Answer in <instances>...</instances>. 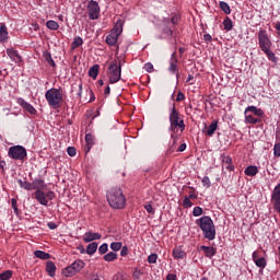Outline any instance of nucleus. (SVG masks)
I'll return each mask as SVG.
<instances>
[{"instance_id":"4","label":"nucleus","mask_w":280,"mask_h":280,"mask_svg":"<svg viewBox=\"0 0 280 280\" xmlns=\"http://www.w3.org/2000/svg\"><path fill=\"white\" fill-rule=\"evenodd\" d=\"M170 131L176 132V128H180V131L185 130V121L180 119L178 112L176 110V107L173 106L170 114Z\"/></svg>"},{"instance_id":"48","label":"nucleus","mask_w":280,"mask_h":280,"mask_svg":"<svg viewBox=\"0 0 280 280\" xmlns=\"http://www.w3.org/2000/svg\"><path fill=\"white\" fill-rule=\"evenodd\" d=\"M202 213V208L200 207H195L192 210V215H195V218L200 217V214Z\"/></svg>"},{"instance_id":"41","label":"nucleus","mask_w":280,"mask_h":280,"mask_svg":"<svg viewBox=\"0 0 280 280\" xmlns=\"http://www.w3.org/2000/svg\"><path fill=\"white\" fill-rule=\"evenodd\" d=\"M98 253L101 255H106L108 253V244L104 243L98 247Z\"/></svg>"},{"instance_id":"45","label":"nucleus","mask_w":280,"mask_h":280,"mask_svg":"<svg viewBox=\"0 0 280 280\" xmlns=\"http://www.w3.org/2000/svg\"><path fill=\"white\" fill-rule=\"evenodd\" d=\"M273 155L277 156V159H279V156H280V142H277L273 145Z\"/></svg>"},{"instance_id":"29","label":"nucleus","mask_w":280,"mask_h":280,"mask_svg":"<svg viewBox=\"0 0 280 280\" xmlns=\"http://www.w3.org/2000/svg\"><path fill=\"white\" fill-rule=\"evenodd\" d=\"M98 73H100V66H97V65H94L89 70L90 78H93L94 80H95V78H97Z\"/></svg>"},{"instance_id":"54","label":"nucleus","mask_w":280,"mask_h":280,"mask_svg":"<svg viewBox=\"0 0 280 280\" xmlns=\"http://www.w3.org/2000/svg\"><path fill=\"white\" fill-rule=\"evenodd\" d=\"M184 100H185V94H183V92H178L176 102H183Z\"/></svg>"},{"instance_id":"1","label":"nucleus","mask_w":280,"mask_h":280,"mask_svg":"<svg viewBox=\"0 0 280 280\" xmlns=\"http://www.w3.org/2000/svg\"><path fill=\"white\" fill-rule=\"evenodd\" d=\"M196 224L201 229L206 240H209V242L215 240V224L211 217L203 215L196 220Z\"/></svg>"},{"instance_id":"12","label":"nucleus","mask_w":280,"mask_h":280,"mask_svg":"<svg viewBox=\"0 0 280 280\" xmlns=\"http://www.w3.org/2000/svg\"><path fill=\"white\" fill-rule=\"evenodd\" d=\"M97 240H102V234L97 233V232H85L83 235V242H85V244H89L91 242H95Z\"/></svg>"},{"instance_id":"2","label":"nucleus","mask_w":280,"mask_h":280,"mask_svg":"<svg viewBox=\"0 0 280 280\" xmlns=\"http://www.w3.org/2000/svg\"><path fill=\"white\" fill-rule=\"evenodd\" d=\"M107 201L113 209H124L126 207V197L121 188H113L107 194Z\"/></svg>"},{"instance_id":"14","label":"nucleus","mask_w":280,"mask_h":280,"mask_svg":"<svg viewBox=\"0 0 280 280\" xmlns=\"http://www.w3.org/2000/svg\"><path fill=\"white\" fill-rule=\"evenodd\" d=\"M35 200H37V202H39V205H42L43 207H47V205H49L45 191L43 190L35 191Z\"/></svg>"},{"instance_id":"22","label":"nucleus","mask_w":280,"mask_h":280,"mask_svg":"<svg viewBox=\"0 0 280 280\" xmlns=\"http://www.w3.org/2000/svg\"><path fill=\"white\" fill-rule=\"evenodd\" d=\"M200 249L203 250L206 257L211 258V257H213V256L215 255V248H213V247H211V246H205V245H202V246L200 247Z\"/></svg>"},{"instance_id":"51","label":"nucleus","mask_w":280,"mask_h":280,"mask_svg":"<svg viewBox=\"0 0 280 280\" xmlns=\"http://www.w3.org/2000/svg\"><path fill=\"white\" fill-rule=\"evenodd\" d=\"M144 71H147L148 73H152V71H154V66L152 63H145Z\"/></svg>"},{"instance_id":"61","label":"nucleus","mask_w":280,"mask_h":280,"mask_svg":"<svg viewBox=\"0 0 280 280\" xmlns=\"http://www.w3.org/2000/svg\"><path fill=\"white\" fill-rule=\"evenodd\" d=\"M203 40H206V43H211V36L209 34H205Z\"/></svg>"},{"instance_id":"44","label":"nucleus","mask_w":280,"mask_h":280,"mask_svg":"<svg viewBox=\"0 0 280 280\" xmlns=\"http://www.w3.org/2000/svg\"><path fill=\"white\" fill-rule=\"evenodd\" d=\"M203 187H206L207 189H209V187H211V179H209V176H205L201 180Z\"/></svg>"},{"instance_id":"55","label":"nucleus","mask_w":280,"mask_h":280,"mask_svg":"<svg viewBox=\"0 0 280 280\" xmlns=\"http://www.w3.org/2000/svg\"><path fill=\"white\" fill-rule=\"evenodd\" d=\"M120 255L121 257H126V255H128V247L124 246L120 250Z\"/></svg>"},{"instance_id":"6","label":"nucleus","mask_w":280,"mask_h":280,"mask_svg":"<svg viewBox=\"0 0 280 280\" xmlns=\"http://www.w3.org/2000/svg\"><path fill=\"white\" fill-rule=\"evenodd\" d=\"M109 84H117L121 80V65L112 63L108 68Z\"/></svg>"},{"instance_id":"25","label":"nucleus","mask_w":280,"mask_h":280,"mask_svg":"<svg viewBox=\"0 0 280 280\" xmlns=\"http://www.w3.org/2000/svg\"><path fill=\"white\" fill-rule=\"evenodd\" d=\"M244 172L246 176H257V174H259V168H257V166L250 165L247 166Z\"/></svg>"},{"instance_id":"3","label":"nucleus","mask_w":280,"mask_h":280,"mask_svg":"<svg viewBox=\"0 0 280 280\" xmlns=\"http://www.w3.org/2000/svg\"><path fill=\"white\" fill-rule=\"evenodd\" d=\"M45 97L51 108H60L62 106V89L51 88L46 91Z\"/></svg>"},{"instance_id":"37","label":"nucleus","mask_w":280,"mask_h":280,"mask_svg":"<svg viewBox=\"0 0 280 280\" xmlns=\"http://www.w3.org/2000/svg\"><path fill=\"white\" fill-rule=\"evenodd\" d=\"M141 277H143V271L139 268H135L132 272V278L139 280L141 279Z\"/></svg>"},{"instance_id":"46","label":"nucleus","mask_w":280,"mask_h":280,"mask_svg":"<svg viewBox=\"0 0 280 280\" xmlns=\"http://www.w3.org/2000/svg\"><path fill=\"white\" fill-rule=\"evenodd\" d=\"M177 69H178V68H177V66H176V60L171 61L168 71H170L171 73H175V72L177 71Z\"/></svg>"},{"instance_id":"39","label":"nucleus","mask_w":280,"mask_h":280,"mask_svg":"<svg viewBox=\"0 0 280 280\" xmlns=\"http://www.w3.org/2000/svg\"><path fill=\"white\" fill-rule=\"evenodd\" d=\"M12 279V270H7L0 275V280H10Z\"/></svg>"},{"instance_id":"59","label":"nucleus","mask_w":280,"mask_h":280,"mask_svg":"<svg viewBox=\"0 0 280 280\" xmlns=\"http://www.w3.org/2000/svg\"><path fill=\"white\" fill-rule=\"evenodd\" d=\"M166 280H176V275H174V273H168V275L166 276Z\"/></svg>"},{"instance_id":"56","label":"nucleus","mask_w":280,"mask_h":280,"mask_svg":"<svg viewBox=\"0 0 280 280\" xmlns=\"http://www.w3.org/2000/svg\"><path fill=\"white\" fill-rule=\"evenodd\" d=\"M114 280H126V277L121 273H118L114 277Z\"/></svg>"},{"instance_id":"10","label":"nucleus","mask_w":280,"mask_h":280,"mask_svg":"<svg viewBox=\"0 0 280 280\" xmlns=\"http://www.w3.org/2000/svg\"><path fill=\"white\" fill-rule=\"evenodd\" d=\"M88 14L91 21H96L100 19V3L95 0H91L88 3Z\"/></svg>"},{"instance_id":"64","label":"nucleus","mask_w":280,"mask_h":280,"mask_svg":"<svg viewBox=\"0 0 280 280\" xmlns=\"http://www.w3.org/2000/svg\"><path fill=\"white\" fill-rule=\"evenodd\" d=\"M276 30H277V32H278V34H279V36H280V22H277V24H276Z\"/></svg>"},{"instance_id":"31","label":"nucleus","mask_w":280,"mask_h":280,"mask_svg":"<svg viewBox=\"0 0 280 280\" xmlns=\"http://www.w3.org/2000/svg\"><path fill=\"white\" fill-rule=\"evenodd\" d=\"M35 257H37V259H49L50 255L43 252V250H35L34 252Z\"/></svg>"},{"instance_id":"57","label":"nucleus","mask_w":280,"mask_h":280,"mask_svg":"<svg viewBox=\"0 0 280 280\" xmlns=\"http://www.w3.org/2000/svg\"><path fill=\"white\" fill-rule=\"evenodd\" d=\"M184 207H191V200L189 198L184 199Z\"/></svg>"},{"instance_id":"18","label":"nucleus","mask_w":280,"mask_h":280,"mask_svg":"<svg viewBox=\"0 0 280 280\" xmlns=\"http://www.w3.org/2000/svg\"><path fill=\"white\" fill-rule=\"evenodd\" d=\"M8 26L4 23L0 24V43H5L8 40Z\"/></svg>"},{"instance_id":"36","label":"nucleus","mask_w":280,"mask_h":280,"mask_svg":"<svg viewBox=\"0 0 280 280\" xmlns=\"http://www.w3.org/2000/svg\"><path fill=\"white\" fill-rule=\"evenodd\" d=\"M223 27L224 30H226V32H231V30H233V22L231 21V19H225L223 21Z\"/></svg>"},{"instance_id":"62","label":"nucleus","mask_w":280,"mask_h":280,"mask_svg":"<svg viewBox=\"0 0 280 280\" xmlns=\"http://www.w3.org/2000/svg\"><path fill=\"white\" fill-rule=\"evenodd\" d=\"M252 257H253V261H256V259H259V253L254 252Z\"/></svg>"},{"instance_id":"23","label":"nucleus","mask_w":280,"mask_h":280,"mask_svg":"<svg viewBox=\"0 0 280 280\" xmlns=\"http://www.w3.org/2000/svg\"><path fill=\"white\" fill-rule=\"evenodd\" d=\"M218 130V121L213 120L210 126L207 128L206 133L208 137H213L214 132Z\"/></svg>"},{"instance_id":"58","label":"nucleus","mask_w":280,"mask_h":280,"mask_svg":"<svg viewBox=\"0 0 280 280\" xmlns=\"http://www.w3.org/2000/svg\"><path fill=\"white\" fill-rule=\"evenodd\" d=\"M185 150H187V144L183 143V144L179 145L177 151L178 152H185Z\"/></svg>"},{"instance_id":"19","label":"nucleus","mask_w":280,"mask_h":280,"mask_svg":"<svg viewBox=\"0 0 280 280\" xmlns=\"http://www.w3.org/2000/svg\"><path fill=\"white\" fill-rule=\"evenodd\" d=\"M186 255L187 254L185 253V250H183V247H175L173 249V257L175 259H185Z\"/></svg>"},{"instance_id":"30","label":"nucleus","mask_w":280,"mask_h":280,"mask_svg":"<svg viewBox=\"0 0 280 280\" xmlns=\"http://www.w3.org/2000/svg\"><path fill=\"white\" fill-rule=\"evenodd\" d=\"M245 115V124H259L261 119L253 117V115L244 114Z\"/></svg>"},{"instance_id":"13","label":"nucleus","mask_w":280,"mask_h":280,"mask_svg":"<svg viewBox=\"0 0 280 280\" xmlns=\"http://www.w3.org/2000/svg\"><path fill=\"white\" fill-rule=\"evenodd\" d=\"M7 56L13 61L16 62L18 65L23 62V57L19 55V51L15 50L14 48H8L7 49Z\"/></svg>"},{"instance_id":"42","label":"nucleus","mask_w":280,"mask_h":280,"mask_svg":"<svg viewBox=\"0 0 280 280\" xmlns=\"http://www.w3.org/2000/svg\"><path fill=\"white\" fill-rule=\"evenodd\" d=\"M11 207H12L15 215H19V206L16 203V199H14V198L11 199Z\"/></svg>"},{"instance_id":"17","label":"nucleus","mask_w":280,"mask_h":280,"mask_svg":"<svg viewBox=\"0 0 280 280\" xmlns=\"http://www.w3.org/2000/svg\"><path fill=\"white\" fill-rule=\"evenodd\" d=\"M20 106H22V108H24V110L30 113V115H36V108H34V106L32 104L27 103L26 101L22 100L20 102Z\"/></svg>"},{"instance_id":"60","label":"nucleus","mask_w":280,"mask_h":280,"mask_svg":"<svg viewBox=\"0 0 280 280\" xmlns=\"http://www.w3.org/2000/svg\"><path fill=\"white\" fill-rule=\"evenodd\" d=\"M172 139H173V145L171 147V152H174L175 148H174V143H176V137L173 135H171Z\"/></svg>"},{"instance_id":"63","label":"nucleus","mask_w":280,"mask_h":280,"mask_svg":"<svg viewBox=\"0 0 280 280\" xmlns=\"http://www.w3.org/2000/svg\"><path fill=\"white\" fill-rule=\"evenodd\" d=\"M56 228H57L56 223H54V222L48 223V229H50L51 231H54V229H56Z\"/></svg>"},{"instance_id":"32","label":"nucleus","mask_w":280,"mask_h":280,"mask_svg":"<svg viewBox=\"0 0 280 280\" xmlns=\"http://www.w3.org/2000/svg\"><path fill=\"white\" fill-rule=\"evenodd\" d=\"M46 26L48 27V30H52V31H56V30H58L60 27L58 22H56L54 20L47 21Z\"/></svg>"},{"instance_id":"20","label":"nucleus","mask_w":280,"mask_h":280,"mask_svg":"<svg viewBox=\"0 0 280 280\" xmlns=\"http://www.w3.org/2000/svg\"><path fill=\"white\" fill-rule=\"evenodd\" d=\"M271 200L272 202H280V183L273 188Z\"/></svg>"},{"instance_id":"5","label":"nucleus","mask_w":280,"mask_h":280,"mask_svg":"<svg viewBox=\"0 0 280 280\" xmlns=\"http://www.w3.org/2000/svg\"><path fill=\"white\" fill-rule=\"evenodd\" d=\"M124 32V22L118 20L115 24V27L110 31V33L106 37L107 45H116L117 40H119V35Z\"/></svg>"},{"instance_id":"49","label":"nucleus","mask_w":280,"mask_h":280,"mask_svg":"<svg viewBox=\"0 0 280 280\" xmlns=\"http://www.w3.org/2000/svg\"><path fill=\"white\" fill-rule=\"evenodd\" d=\"M144 209H145V211H148L149 213L154 215V208L152 207V203L144 205Z\"/></svg>"},{"instance_id":"11","label":"nucleus","mask_w":280,"mask_h":280,"mask_svg":"<svg viewBox=\"0 0 280 280\" xmlns=\"http://www.w3.org/2000/svg\"><path fill=\"white\" fill-rule=\"evenodd\" d=\"M258 45H259L261 51H264L266 49H270V47H272V42L268 37V33H266V31H259Z\"/></svg>"},{"instance_id":"35","label":"nucleus","mask_w":280,"mask_h":280,"mask_svg":"<svg viewBox=\"0 0 280 280\" xmlns=\"http://www.w3.org/2000/svg\"><path fill=\"white\" fill-rule=\"evenodd\" d=\"M105 261H115L117 259V253L109 252L104 256Z\"/></svg>"},{"instance_id":"26","label":"nucleus","mask_w":280,"mask_h":280,"mask_svg":"<svg viewBox=\"0 0 280 280\" xmlns=\"http://www.w3.org/2000/svg\"><path fill=\"white\" fill-rule=\"evenodd\" d=\"M97 253V243L92 242L86 246V255H95Z\"/></svg>"},{"instance_id":"24","label":"nucleus","mask_w":280,"mask_h":280,"mask_svg":"<svg viewBox=\"0 0 280 280\" xmlns=\"http://www.w3.org/2000/svg\"><path fill=\"white\" fill-rule=\"evenodd\" d=\"M45 180L43 179H35L33 182V189H36V191H43L45 189Z\"/></svg>"},{"instance_id":"43","label":"nucleus","mask_w":280,"mask_h":280,"mask_svg":"<svg viewBox=\"0 0 280 280\" xmlns=\"http://www.w3.org/2000/svg\"><path fill=\"white\" fill-rule=\"evenodd\" d=\"M45 58H46L48 65H50V67H56V62H55L54 59L51 58V54L46 52V54H45Z\"/></svg>"},{"instance_id":"7","label":"nucleus","mask_w":280,"mask_h":280,"mask_svg":"<svg viewBox=\"0 0 280 280\" xmlns=\"http://www.w3.org/2000/svg\"><path fill=\"white\" fill-rule=\"evenodd\" d=\"M84 266H85L84 261L75 260L73 264H71L70 266L66 267L62 270V275L63 277H73L78 275V272H80V270H82Z\"/></svg>"},{"instance_id":"53","label":"nucleus","mask_w":280,"mask_h":280,"mask_svg":"<svg viewBox=\"0 0 280 280\" xmlns=\"http://www.w3.org/2000/svg\"><path fill=\"white\" fill-rule=\"evenodd\" d=\"M46 195V200L49 202V200H52L56 198V194L54 191H48L45 194Z\"/></svg>"},{"instance_id":"27","label":"nucleus","mask_w":280,"mask_h":280,"mask_svg":"<svg viewBox=\"0 0 280 280\" xmlns=\"http://www.w3.org/2000/svg\"><path fill=\"white\" fill-rule=\"evenodd\" d=\"M18 183H19L20 187H22V189H26V191L34 190L33 183H27L22 179H19Z\"/></svg>"},{"instance_id":"8","label":"nucleus","mask_w":280,"mask_h":280,"mask_svg":"<svg viewBox=\"0 0 280 280\" xmlns=\"http://www.w3.org/2000/svg\"><path fill=\"white\" fill-rule=\"evenodd\" d=\"M178 19H179L178 15H174L171 19L165 18L163 20L162 30L166 36H172V34H173L172 27H174V25H176L178 23Z\"/></svg>"},{"instance_id":"34","label":"nucleus","mask_w":280,"mask_h":280,"mask_svg":"<svg viewBox=\"0 0 280 280\" xmlns=\"http://www.w3.org/2000/svg\"><path fill=\"white\" fill-rule=\"evenodd\" d=\"M262 51H264V54H266L268 59L271 60V62H276L277 61V57L275 56V52H272V50H270V48H267V49H265Z\"/></svg>"},{"instance_id":"9","label":"nucleus","mask_w":280,"mask_h":280,"mask_svg":"<svg viewBox=\"0 0 280 280\" xmlns=\"http://www.w3.org/2000/svg\"><path fill=\"white\" fill-rule=\"evenodd\" d=\"M27 156V151L22 145L11 147L9 149V158L15 161H23V158Z\"/></svg>"},{"instance_id":"16","label":"nucleus","mask_w":280,"mask_h":280,"mask_svg":"<svg viewBox=\"0 0 280 280\" xmlns=\"http://www.w3.org/2000/svg\"><path fill=\"white\" fill-rule=\"evenodd\" d=\"M222 165L225 167V170H229L230 172H233V160L229 155H222L221 156Z\"/></svg>"},{"instance_id":"33","label":"nucleus","mask_w":280,"mask_h":280,"mask_svg":"<svg viewBox=\"0 0 280 280\" xmlns=\"http://www.w3.org/2000/svg\"><path fill=\"white\" fill-rule=\"evenodd\" d=\"M219 5L222 12H224L225 14H231V7H229V3L221 1Z\"/></svg>"},{"instance_id":"52","label":"nucleus","mask_w":280,"mask_h":280,"mask_svg":"<svg viewBox=\"0 0 280 280\" xmlns=\"http://www.w3.org/2000/svg\"><path fill=\"white\" fill-rule=\"evenodd\" d=\"M67 153L69 154V156H75V154H77L75 148L68 147Z\"/></svg>"},{"instance_id":"50","label":"nucleus","mask_w":280,"mask_h":280,"mask_svg":"<svg viewBox=\"0 0 280 280\" xmlns=\"http://www.w3.org/2000/svg\"><path fill=\"white\" fill-rule=\"evenodd\" d=\"M85 141H86L88 145H93V135L86 133Z\"/></svg>"},{"instance_id":"28","label":"nucleus","mask_w":280,"mask_h":280,"mask_svg":"<svg viewBox=\"0 0 280 280\" xmlns=\"http://www.w3.org/2000/svg\"><path fill=\"white\" fill-rule=\"evenodd\" d=\"M82 45H84V39H82V37H80V36H77V37H74V39L71 44V48L78 49V47H82Z\"/></svg>"},{"instance_id":"47","label":"nucleus","mask_w":280,"mask_h":280,"mask_svg":"<svg viewBox=\"0 0 280 280\" xmlns=\"http://www.w3.org/2000/svg\"><path fill=\"white\" fill-rule=\"evenodd\" d=\"M156 259H159V256L156 254H151L148 257V262L149 264H156Z\"/></svg>"},{"instance_id":"38","label":"nucleus","mask_w":280,"mask_h":280,"mask_svg":"<svg viewBox=\"0 0 280 280\" xmlns=\"http://www.w3.org/2000/svg\"><path fill=\"white\" fill-rule=\"evenodd\" d=\"M254 262L258 268H266V258L264 257L257 258Z\"/></svg>"},{"instance_id":"40","label":"nucleus","mask_w":280,"mask_h":280,"mask_svg":"<svg viewBox=\"0 0 280 280\" xmlns=\"http://www.w3.org/2000/svg\"><path fill=\"white\" fill-rule=\"evenodd\" d=\"M121 246H124V245L121 244V242H113V243L110 244V248H112V250H114L115 253H117V250H121Z\"/></svg>"},{"instance_id":"21","label":"nucleus","mask_w":280,"mask_h":280,"mask_svg":"<svg viewBox=\"0 0 280 280\" xmlns=\"http://www.w3.org/2000/svg\"><path fill=\"white\" fill-rule=\"evenodd\" d=\"M46 272H48L49 277H56V264H54L52 261H47Z\"/></svg>"},{"instance_id":"15","label":"nucleus","mask_w":280,"mask_h":280,"mask_svg":"<svg viewBox=\"0 0 280 280\" xmlns=\"http://www.w3.org/2000/svg\"><path fill=\"white\" fill-rule=\"evenodd\" d=\"M248 113H253L256 117H264V109L258 108L257 106H248L245 108L244 115H248Z\"/></svg>"}]
</instances>
